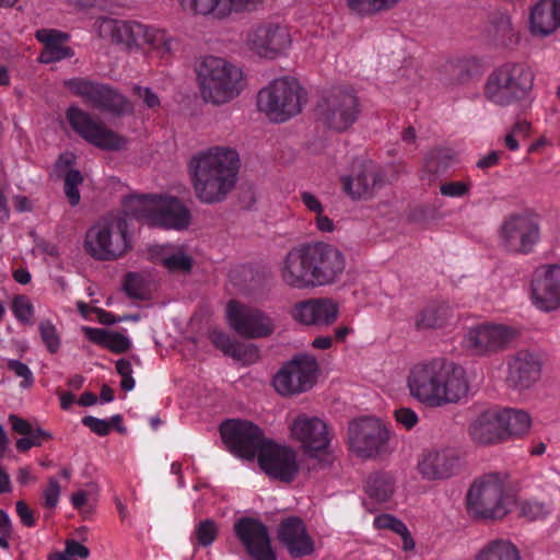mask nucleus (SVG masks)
I'll return each instance as SVG.
<instances>
[{"label":"nucleus","instance_id":"4","mask_svg":"<svg viewBox=\"0 0 560 560\" xmlns=\"http://www.w3.org/2000/svg\"><path fill=\"white\" fill-rule=\"evenodd\" d=\"M101 32L108 35L113 42L127 48H142L163 61H168L179 48V40L165 30L149 26L135 21L104 20Z\"/></svg>","mask_w":560,"mask_h":560},{"label":"nucleus","instance_id":"18","mask_svg":"<svg viewBox=\"0 0 560 560\" xmlns=\"http://www.w3.org/2000/svg\"><path fill=\"white\" fill-rule=\"evenodd\" d=\"M261 470L271 479L284 483L292 482L300 470L298 453L290 446L269 441L258 456Z\"/></svg>","mask_w":560,"mask_h":560},{"label":"nucleus","instance_id":"49","mask_svg":"<svg viewBox=\"0 0 560 560\" xmlns=\"http://www.w3.org/2000/svg\"><path fill=\"white\" fill-rule=\"evenodd\" d=\"M194 534L198 545L208 547L218 536V526L212 520H203L196 526Z\"/></svg>","mask_w":560,"mask_h":560},{"label":"nucleus","instance_id":"33","mask_svg":"<svg viewBox=\"0 0 560 560\" xmlns=\"http://www.w3.org/2000/svg\"><path fill=\"white\" fill-rule=\"evenodd\" d=\"M162 196H131L124 203V217L135 218L153 226Z\"/></svg>","mask_w":560,"mask_h":560},{"label":"nucleus","instance_id":"23","mask_svg":"<svg viewBox=\"0 0 560 560\" xmlns=\"http://www.w3.org/2000/svg\"><path fill=\"white\" fill-rule=\"evenodd\" d=\"M532 301L542 312L560 307V266L546 265L536 270L532 280Z\"/></svg>","mask_w":560,"mask_h":560},{"label":"nucleus","instance_id":"20","mask_svg":"<svg viewBox=\"0 0 560 560\" xmlns=\"http://www.w3.org/2000/svg\"><path fill=\"white\" fill-rule=\"evenodd\" d=\"M234 533L254 560H277L267 526L254 517H242L234 524Z\"/></svg>","mask_w":560,"mask_h":560},{"label":"nucleus","instance_id":"61","mask_svg":"<svg viewBox=\"0 0 560 560\" xmlns=\"http://www.w3.org/2000/svg\"><path fill=\"white\" fill-rule=\"evenodd\" d=\"M494 27L495 37L502 42L509 38L512 34L511 19L505 13H500L495 22L492 23Z\"/></svg>","mask_w":560,"mask_h":560},{"label":"nucleus","instance_id":"34","mask_svg":"<svg viewBox=\"0 0 560 560\" xmlns=\"http://www.w3.org/2000/svg\"><path fill=\"white\" fill-rule=\"evenodd\" d=\"M490 491L489 476L476 479L468 489L466 495L467 511L474 518H488L490 510L487 505Z\"/></svg>","mask_w":560,"mask_h":560},{"label":"nucleus","instance_id":"59","mask_svg":"<svg viewBox=\"0 0 560 560\" xmlns=\"http://www.w3.org/2000/svg\"><path fill=\"white\" fill-rule=\"evenodd\" d=\"M124 290L133 299H142L144 290L141 278L136 273H128L124 281Z\"/></svg>","mask_w":560,"mask_h":560},{"label":"nucleus","instance_id":"13","mask_svg":"<svg viewBox=\"0 0 560 560\" xmlns=\"http://www.w3.org/2000/svg\"><path fill=\"white\" fill-rule=\"evenodd\" d=\"M67 119L71 128L91 144L107 151L125 148L127 139L107 129L102 121L94 119L89 113L77 106L67 109Z\"/></svg>","mask_w":560,"mask_h":560},{"label":"nucleus","instance_id":"27","mask_svg":"<svg viewBox=\"0 0 560 560\" xmlns=\"http://www.w3.org/2000/svg\"><path fill=\"white\" fill-rule=\"evenodd\" d=\"M341 182L346 194L358 200L372 198L384 186L381 171L371 162L363 164L353 176H343Z\"/></svg>","mask_w":560,"mask_h":560},{"label":"nucleus","instance_id":"32","mask_svg":"<svg viewBox=\"0 0 560 560\" xmlns=\"http://www.w3.org/2000/svg\"><path fill=\"white\" fill-rule=\"evenodd\" d=\"M209 339L212 345L220 349L225 355L232 357L243 363L250 364L256 362L259 358L257 347L233 340L229 335L221 330H211Z\"/></svg>","mask_w":560,"mask_h":560},{"label":"nucleus","instance_id":"6","mask_svg":"<svg viewBox=\"0 0 560 560\" xmlns=\"http://www.w3.org/2000/svg\"><path fill=\"white\" fill-rule=\"evenodd\" d=\"M128 223L121 213H108L97 220L85 233L84 248L94 259L116 260L130 248Z\"/></svg>","mask_w":560,"mask_h":560},{"label":"nucleus","instance_id":"37","mask_svg":"<svg viewBox=\"0 0 560 560\" xmlns=\"http://www.w3.org/2000/svg\"><path fill=\"white\" fill-rule=\"evenodd\" d=\"M158 259L170 272H189L192 267V258L182 246H162Z\"/></svg>","mask_w":560,"mask_h":560},{"label":"nucleus","instance_id":"51","mask_svg":"<svg viewBox=\"0 0 560 560\" xmlns=\"http://www.w3.org/2000/svg\"><path fill=\"white\" fill-rule=\"evenodd\" d=\"M492 560H521V557L511 541L492 540Z\"/></svg>","mask_w":560,"mask_h":560},{"label":"nucleus","instance_id":"28","mask_svg":"<svg viewBox=\"0 0 560 560\" xmlns=\"http://www.w3.org/2000/svg\"><path fill=\"white\" fill-rule=\"evenodd\" d=\"M518 490L508 474H492V520L503 518L515 508Z\"/></svg>","mask_w":560,"mask_h":560},{"label":"nucleus","instance_id":"12","mask_svg":"<svg viewBox=\"0 0 560 560\" xmlns=\"http://www.w3.org/2000/svg\"><path fill=\"white\" fill-rule=\"evenodd\" d=\"M248 48L259 57L277 59L292 46V35L285 24L266 21L254 25L246 37Z\"/></svg>","mask_w":560,"mask_h":560},{"label":"nucleus","instance_id":"24","mask_svg":"<svg viewBox=\"0 0 560 560\" xmlns=\"http://www.w3.org/2000/svg\"><path fill=\"white\" fill-rule=\"evenodd\" d=\"M290 314L295 322L306 326H330L338 318L339 306L329 298H312L295 303Z\"/></svg>","mask_w":560,"mask_h":560},{"label":"nucleus","instance_id":"53","mask_svg":"<svg viewBox=\"0 0 560 560\" xmlns=\"http://www.w3.org/2000/svg\"><path fill=\"white\" fill-rule=\"evenodd\" d=\"M514 337L515 332L513 329L506 326L492 324V351L494 349H503L513 340Z\"/></svg>","mask_w":560,"mask_h":560},{"label":"nucleus","instance_id":"56","mask_svg":"<svg viewBox=\"0 0 560 560\" xmlns=\"http://www.w3.org/2000/svg\"><path fill=\"white\" fill-rule=\"evenodd\" d=\"M117 373L121 376L120 386L124 390L129 392L135 387V380L132 377V368L130 361L119 359L116 362Z\"/></svg>","mask_w":560,"mask_h":560},{"label":"nucleus","instance_id":"62","mask_svg":"<svg viewBox=\"0 0 560 560\" xmlns=\"http://www.w3.org/2000/svg\"><path fill=\"white\" fill-rule=\"evenodd\" d=\"M82 423L100 436H105L110 432V423L104 419L86 416L82 419Z\"/></svg>","mask_w":560,"mask_h":560},{"label":"nucleus","instance_id":"40","mask_svg":"<svg viewBox=\"0 0 560 560\" xmlns=\"http://www.w3.org/2000/svg\"><path fill=\"white\" fill-rule=\"evenodd\" d=\"M368 495L378 503L388 501L395 491V480L386 472H374L365 485Z\"/></svg>","mask_w":560,"mask_h":560},{"label":"nucleus","instance_id":"50","mask_svg":"<svg viewBox=\"0 0 560 560\" xmlns=\"http://www.w3.org/2000/svg\"><path fill=\"white\" fill-rule=\"evenodd\" d=\"M12 312L21 323H31L34 316V306L26 295H16L12 301Z\"/></svg>","mask_w":560,"mask_h":560},{"label":"nucleus","instance_id":"52","mask_svg":"<svg viewBox=\"0 0 560 560\" xmlns=\"http://www.w3.org/2000/svg\"><path fill=\"white\" fill-rule=\"evenodd\" d=\"M373 524L377 529H389L398 535L407 532V526L400 520L390 514L377 515L374 518Z\"/></svg>","mask_w":560,"mask_h":560},{"label":"nucleus","instance_id":"57","mask_svg":"<svg viewBox=\"0 0 560 560\" xmlns=\"http://www.w3.org/2000/svg\"><path fill=\"white\" fill-rule=\"evenodd\" d=\"M60 497V485L55 478H49L48 485L43 489L44 506L54 509L57 506Z\"/></svg>","mask_w":560,"mask_h":560},{"label":"nucleus","instance_id":"64","mask_svg":"<svg viewBox=\"0 0 560 560\" xmlns=\"http://www.w3.org/2000/svg\"><path fill=\"white\" fill-rule=\"evenodd\" d=\"M223 18L231 14L232 11H241L255 7L260 0H221Z\"/></svg>","mask_w":560,"mask_h":560},{"label":"nucleus","instance_id":"15","mask_svg":"<svg viewBox=\"0 0 560 560\" xmlns=\"http://www.w3.org/2000/svg\"><path fill=\"white\" fill-rule=\"evenodd\" d=\"M226 320L237 335L248 339L265 338L275 330V323L270 316L237 301L228 303Z\"/></svg>","mask_w":560,"mask_h":560},{"label":"nucleus","instance_id":"47","mask_svg":"<svg viewBox=\"0 0 560 560\" xmlns=\"http://www.w3.org/2000/svg\"><path fill=\"white\" fill-rule=\"evenodd\" d=\"M552 511L550 504L536 500H527L520 504V515L528 521L546 518Z\"/></svg>","mask_w":560,"mask_h":560},{"label":"nucleus","instance_id":"55","mask_svg":"<svg viewBox=\"0 0 560 560\" xmlns=\"http://www.w3.org/2000/svg\"><path fill=\"white\" fill-rule=\"evenodd\" d=\"M447 67L459 72L466 70L468 75H476L486 69V63L477 57H469L456 63H450Z\"/></svg>","mask_w":560,"mask_h":560},{"label":"nucleus","instance_id":"29","mask_svg":"<svg viewBox=\"0 0 560 560\" xmlns=\"http://www.w3.org/2000/svg\"><path fill=\"white\" fill-rule=\"evenodd\" d=\"M560 27V0H540L529 12V31L535 36L546 37Z\"/></svg>","mask_w":560,"mask_h":560},{"label":"nucleus","instance_id":"48","mask_svg":"<svg viewBox=\"0 0 560 560\" xmlns=\"http://www.w3.org/2000/svg\"><path fill=\"white\" fill-rule=\"evenodd\" d=\"M42 341L50 353L58 352L61 340L56 326L49 319L40 320L38 325Z\"/></svg>","mask_w":560,"mask_h":560},{"label":"nucleus","instance_id":"19","mask_svg":"<svg viewBox=\"0 0 560 560\" xmlns=\"http://www.w3.org/2000/svg\"><path fill=\"white\" fill-rule=\"evenodd\" d=\"M542 362L538 354L528 350L517 351L506 359V386L516 392L532 389L541 378Z\"/></svg>","mask_w":560,"mask_h":560},{"label":"nucleus","instance_id":"45","mask_svg":"<svg viewBox=\"0 0 560 560\" xmlns=\"http://www.w3.org/2000/svg\"><path fill=\"white\" fill-rule=\"evenodd\" d=\"M455 152L447 148H438L431 150L425 156V167L431 173L444 171L455 159Z\"/></svg>","mask_w":560,"mask_h":560},{"label":"nucleus","instance_id":"8","mask_svg":"<svg viewBox=\"0 0 560 560\" xmlns=\"http://www.w3.org/2000/svg\"><path fill=\"white\" fill-rule=\"evenodd\" d=\"M361 114L359 97L352 90L336 88L318 102L317 119L336 132L347 131L355 124Z\"/></svg>","mask_w":560,"mask_h":560},{"label":"nucleus","instance_id":"25","mask_svg":"<svg viewBox=\"0 0 560 560\" xmlns=\"http://www.w3.org/2000/svg\"><path fill=\"white\" fill-rule=\"evenodd\" d=\"M278 539L293 558H302L314 552V540L299 517H289L278 527Z\"/></svg>","mask_w":560,"mask_h":560},{"label":"nucleus","instance_id":"54","mask_svg":"<svg viewBox=\"0 0 560 560\" xmlns=\"http://www.w3.org/2000/svg\"><path fill=\"white\" fill-rule=\"evenodd\" d=\"M7 365L8 369L12 371L18 377L22 378V382L20 383V386L22 388H30L31 386H33L34 376L32 371L25 363L19 360H9Z\"/></svg>","mask_w":560,"mask_h":560},{"label":"nucleus","instance_id":"42","mask_svg":"<svg viewBox=\"0 0 560 560\" xmlns=\"http://www.w3.org/2000/svg\"><path fill=\"white\" fill-rule=\"evenodd\" d=\"M471 441L477 445L490 443V411L482 409L470 422L468 429Z\"/></svg>","mask_w":560,"mask_h":560},{"label":"nucleus","instance_id":"39","mask_svg":"<svg viewBox=\"0 0 560 560\" xmlns=\"http://www.w3.org/2000/svg\"><path fill=\"white\" fill-rule=\"evenodd\" d=\"M451 310L446 304H429L416 316V327L419 330L443 327L450 318Z\"/></svg>","mask_w":560,"mask_h":560},{"label":"nucleus","instance_id":"58","mask_svg":"<svg viewBox=\"0 0 560 560\" xmlns=\"http://www.w3.org/2000/svg\"><path fill=\"white\" fill-rule=\"evenodd\" d=\"M49 433L37 428L35 429V433L25 435L16 441V448L20 452H26L33 446H39L44 438H49Z\"/></svg>","mask_w":560,"mask_h":560},{"label":"nucleus","instance_id":"30","mask_svg":"<svg viewBox=\"0 0 560 560\" xmlns=\"http://www.w3.org/2000/svg\"><path fill=\"white\" fill-rule=\"evenodd\" d=\"M190 224L188 208L175 197L161 198L153 226L182 231Z\"/></svg>","mask_w":560,"mask_h":560},{"label":"nucleus","instance_id":"7","mask_svg":"<svg viewBox=\"0 0 560 560\" xmlns=\"http://www.w3.org/2000/svg\"><path fill=\"white\" fill-rule=\"evenodd\" d=\"M306 93L298 80L289 77L273 80L257 95L258 109L269 120L284 122L301 113Z\"/></svg>","mask_w":560,"mask_h":560},{"label":"nucleus","instance_id":"31","mask_svg":"<svg viewBox=\"0 0 560 560\" xmlns=\"http://www.w3.org/2000/svg\"><path fill=\"white\" fill-rule=\"evenodd\" d=\"M36 38L44 44V49L38 57L40 63H52L73 56V51L65 43L68 35L59 31L39 30Z\"/></svg>","mask_w":560,"mask_h":560},{"label":"nucleus","instance_id":"22","mask_svg":"<svg viewBox=\"0 0 560 560\" xmlns=\"http://www.w3.org/2000/svg\"><path fill=\"white\" fill-rule=\"evenodd\" d=\"M282 282L296 290L314 289L307 243L294 246L279 265Z\"/></svg>","mask_w":560,"mask_h":560},{"label":"nucleus","instance_id":"41","mask_svg":"<svg viewBox=\"0 0 560 560\" xmlns=\"http://www.w3.org/2000/svg\"><path fill=\"white\" fill-rule=\"evenodd\" d=\"M98 109L115 116L131 115L133 104L124 94L107 85Z\"/></svg>","mask_w":560,"mask_h":560},{"label":"nucleus","instance_id":"3","mask_svg":"<svg viewBox=\"0 0 560 560\" xmlns=\"http://www.w3.org/2000/svg\"><path fill=\"white\" fill-rule=\"evenodd\" d=\"M196 74L201 98L215 106L236 98L245 85L243 71L220 57L201 58L196 65Z\"/></svg>","mask_w":560,"mask_h":560},{"label":"nucleus","instance_id":"36","mask_svg":"<svg viewBox=\"0 0 560 560\" xmlns=\"http://www.w3.org/2000/svg\"><path fill=\"white\" fill-rule=\"evenodd\" d=\"M462 345L470 355H486L490 350V324L481 323L468 328Z\"/></svg>","mask_w":560,"mask_h":560},{"label":"nucleus","instance_id":"2","mask_svg":"<svg viewBox=\"0 0 560 560\" xmlns=\"http://www.w3.org/2000/svg\"><path fill=\"white\" fill-rule=\"evenodd\" d=\"M240 155L230 147H211L192 155L188 172L196 197L202 203L223 201L235 187Z\"/></svg>","mask_w":560,"mask_h":560},{"label":"nucleus","instance_id":"46","mask_svg":"<svg viewBox=\"0 0 560 560\" xmlns=\"http://www.w3.org/2000/svg\"><path fill=\"white\" fill-rule=\"evenodd\" d=\"M532 125L525 119H518L514 122L511 129L506 132L503 138L504 145L510 151H516L520 148V141L528 138L530 133Z\"/></svg>","mask_w":560,"mask_h":560},{"label":"nucleus","instance_id":"11","mask_svg":"<svg viewBox=\"0 0 560 560\" xmlns=\"http://www.w3.org/2000/svg\"><path fill=\"white\" fill-rule=\"evenodd\" d=\"M220 433L230 452L245 459L258 457L269 443L262 431L246 420H228L221 424Z\"/></svg>","mask_w":560,"mask_h":560},{"label":"nucleus","instance_id":"43","mask_svg":"<svg viewBox=\"0 0 560 560\" xmlns=\"http://www.w3.org/2000/svg\"><path fill=\"white\" fill-rule=\"evenodd\" d=\"M349 9L359 15H372L395 7L399 0H346Z\"/></svg>","mask_w":560,"mask_h":560},{"label":"nucleus","instance_id":"26","mask_svg":"<svg viewBox=\"0 0 560 560\" xmlns=\"http://www.w3.org/2000/svg\"><path fill=\"white\" fill-rule=\"evenodd\" d=\"M532 425L530 416L521 409L504 408L492 418V443L520 438Z\"/></svg>","mask_w":560,"mask_h":560},{"label":"nucleus","instance_id":"10","mask_svg":"<svg viewBox=\"0 0 560 560\" xmlns=\"http://www.w3.org/2000/svg\"><path fill=\"white\" fill-rule=\"evenodd\" d=\"M499 235L508 250L528 254L540 237L539 215L532 210L511 214L502 223Z\"/></svg>","mask_w":560,"mask_h":560},{"label":"nucleus","instance_id":"17","mask_svg":"<svg viewBox=\"0 0 560 560\" xmlns=\"http://www.w3.org/2000/svg\"><path fill=\"white\" fill-rule=\"evenodd\" d=\"M388 440V431L376 418L365 417L352 421L349 425L351 450L362 457L377 455Z\"/></svg>","mask_w":560,"mask_h":560},{"label":"nucleus","instance_id":"5","mask_svg":"<svg viewBox=\"0 0 560 560\" xmlns=\"http://www.w3.org/2000/svg\"><path fill=\"white\" fill-rule=\"evenodd\" d=\"M290 436L300 443L303 453L308 458L307 469H325L335 460L329 450L331 431L329 425L319 417L298 413L289 423Z\"/></svg>","mask_w":560,"mask_h":560},{"label":"nucleus","instance_id":"9","mask_svg":"<svg viewBox=\"0 0 560 560\" xmlns=\"http://www.w3.org/2000/svg\"><path fill=\"white\" fill-rule=\"evenodd\" d=\"M533 70L522 63H505L492 74V103L508 106L529 96L534 85Z\"/></svg>","mask_w":560,"mask_h":560},{"label":"nucleus","instance_id":"35","mask_svg":"<svg viewBox=\"0 0 560 560\" xmlns=\"http://www.w3.org/2000/svg\"><path fill=\"white\" fill-rule=\"evenodd\" d=\"M63 85L72 94L83 98L88 105H91L96 109H98L103 94L107 88V84L91 81L85 78H72L66 80Z\"/></svg>","mask_w":560,"mask_h":560},{"label":"nucleus","instance_id":"21","mask_svg":"<svg viewBox=\"0 0 560 560\" xmlns=\"http://www.w3.org/2000/svg\"><path fill=\"white\" fill-rule=\"evenodd\" d=\"M460 469V457L453 448L428 450L417 462V471L425 481H444Z\"/></svg>","mask_w":560,"mask_h":560},{"label":"nucleus","instance_id":"14","mask_svg":"<svg viewBox=\"0 0 560 560\" xmlns=\"http://www.w3.org/2000/svg\"><path fill=\"white\" fill-rule=\"evenodd\" d=\"M315 288L335 283L346 269V257L336 246L325 242L307 243Z\"/></svg>","mask_w":560,"mask_h":560},{"label":"nucleus","instance_id":"60","mask_svg":"<svg viewBox=\"0 0 560 560\" xmlns=\"http://www.w3.org/2000/svg\"><path fill=\"white\" fill-rule=\"evenodd\" d=\"M132 93L139 100H141L148 108L154 109L158 108L161 104L158 94L153 92L150 88L135 85L132 88Z\"/></svg>","mask_w":560,"mask_h":560},{"label":"nucleus","instance_id":"63","mask_svg":"<svg viewBox=\"0 0 560 560\" xmlns=\"http://www.w3.org/2000/svg\"><path fill=\"white\" fill-rule=\"evenodd\" d=\"M395 419L407 430L416 427L419 421L418 415L411 408H399L395 411Z\"/></svg>","mask_w":560,"mask_h":560},{"label":"nucleus","instance_id":"38","mask_svg":"<svg viewBox=\"0 0 560 560\" xmlns=\"http://www.w3.org/2000/svg\"><path fill=\"white\" fill-rule=\"evenodd\" d=\"M86 337L116 353H122L130 348V340L122 334L102 328H83Z\"/></svg>","mask_w":560,"mask_h":560},{"label":"nucleus","instance_id":"16","mask_svg":"<svg viewBox=\"0 0 560 560\" xmlns=\"http://www.w3.org/2000/svg\"><path fill=\"white\" fill-rule=\"evenodd\" d=\"M317 361L312 355H296L273 377L276 390L285 396L308 390L315 382Z\"/></svg>","mask_w":560,"mask_h":560},{"label":"nucleus","instance_id":"1","mask_svg":"<svg viewBox=\"0 0 560 560\" xmlns=\"http://www.w3.org/2000/svg\"><path fill=\"white\" fill-rule=\"evenodd\" d=\"M407 387L412 398L434 408L457 404L469 392L464 368L443 359L412 365L407 376Z\"/></svg>","mask_w":560,"mask_h":560},{"label":"nucleus","instance_id":"44","mask_svg":"<svg viewBox=\"0 0 560 560\" xmlns=\"http://www.w3.org/2000/svg\"><path fill=\"white\" fill-rule=\"evenodd\" d=\"M184 11L195 15L214 14L217 18L222 15L221 0H178Z\"/></svg>","mask_w":560,"mask_h":560}]
</instances>
